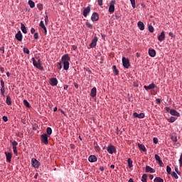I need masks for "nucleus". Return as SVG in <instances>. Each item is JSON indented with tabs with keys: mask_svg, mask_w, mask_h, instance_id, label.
Returning a JSON list of instances; mask_svg holds the SVG:
<instances>
[{
	"mask_svg": "<svg viewBox=\"0 0 182 182\" xmlns=\"http://www.w3.org/2000/svg\"><path fill=\"white\" fill-rule=\"evenodd\" d=\"M122 65L125 69H129L130 68V61L126 57L122 58Z\"/></svg>",
	"mask_w": 182,
	"mask_h": 182,
	"instance_id": "1",
	"label": "nucleus"
},
{
	"mask_svg": "<svg viewBox=\"0 0 182 182\" xmlns=\"http://www.w3.org/2000/svg\"><path fill=\"white\" fill-rule=\"evenodd\" d=\"M48 137L49 136L46 134L41 135V140L42 143H44V144H49V140H48Z\"/></svg>",
	"mask_w": 182,
	"mask_h": 182,
	"instance_id": "2",
	"label": "nucleus"
},
{
	"mask_svg": "<svg viewBox=\"0 0 182 182\" xmlns=\"http://www.w3.org/2000/svg\"><path fill=\"white\" fill-rule=\"evenodd\" d=\"M31 164L35 168H38L39 166H41V162L36 160V159L33 158L31 159Z\"/></svg>",
	"mask_w": 182,
	"mask_h": 182,
	"instance_id": "3",
	"label": "nucleus"
},
{
	"mask_svg": "<svg viewBox=\"0 0 182 182\" xmlns=\"http://www.w3.org/2000/svg\"><path fill=\"white\" fill-rule=\"evenodd\" d=\"M116 4V1H112L109 3V14H113L114 12V5Z\"/></svg>",
	"mask_w": 182,
	"mask_h": 182,
	"instance_id": "4",
	"label": "nucleus"
},
{
	"mask_svg": "<svg viewBox=\"0 0 182 182\" xmlns=\"http://www.w3.org/2000/svg\"><path fill=\"white\" fill-rule=\"evenodd\" d=\"M97 41H99V38L95 36L94 38L92 40V42L90 44V48H96V45H97Z\"/></svg>",
	"mask_w": 182,
	"mask_h": 182,
	"instance_id": "5",
	"label": "nucleus"
},
{
	"mask_svg": "<svg viewBox=\"0 0 182 182\" xmlns=\"http://www.w3.org/2000/svg\"><path fill=\"white\" fill-rule=\"evenodd\" d=\"M33 60V66H35L36 68H37V69H40V70H43V67L42 66L41 64H38L37 62H36V60H35V58H32Z\"/></svg>",
	"mask_w": 182,
	"mask_h": 182,
	"instance_id": "6",
	"label": "nucleus"
},
{
	"mask_svg": "<svg viewBox=\"0 0 182 182\" xmlns=\"http://www.w3.org/2000/svg\"><path fill=\"white\" fill-rule=\"evenodd\" d=\"M107 150L109 154H113L116 151V148L113 145H110L109 146H107Z\"/></svg>",
	"mask_w": 182,
	"mask_h": 182,
	"instance_id": "7",
	"label": "nucleus"
},
{
	"mask_svg": "<svg viewBox=\"0 0 182 182\" xmlns=\"http://www.w3.org/2000/svg\"><path fill=\"white\" fill-rule=\"evenodd\" d=\"M91 20L92 22H96L97 21H99V14L97 12H94L91 16Z\"/></svg>",
	"mask_w": 182,
	"mask_h": 182,
	"instance_id": "8",
	"label": "nucleus"
},
{
	"mask_svg": "<svg viewBox=\"0 0 182 182\" xmlns=\"http://www.w3.org/2000/svg\"><path fill=\"white\" fill-rule=\"evenodd\" d=\"M144 88L145 89V90H151L156 88V84L155 83H151L148 86L144 85Z\"/></svg>",
	"mask_w": 182,
	"mask_h": 182,
	"instance_id": "9",
	"label": "nucleus"
},
{
	"mask_svg": "<svg viewBox=\"0 0 182 182\" xmlns=\"http://www.w3.org/2000/svg\"><path fill=\"white\" fill-rule=\"evenodd\" d=\"M89 14H90V5H89L87 7L84 9L83 16H85V18H86V16H87V15H89Z\"/></svg>",
	"mask_w": 182,
	"mask_h": 182,
	"instance_id": "10",
	"label": "nucleus"
},
{
	"mask_svg": "<svg viewBox=\"0 0 182 182\" xmlns=\"http://www.w3.org/2000/svg\"><path fill=\"white\" fill-rule=\"evenodd\" d=\"M88 161L90 163H96V161H97V157H96L95 155H91L89 156Z\"/></svg>",
	"mask_w": 182,
	"mask_h": 182,
	"instance_id": "11",
	"label": "nucleus"
},
{
	"mask_svg": "<svg viewBox=\"0 0 182 182\" xmlns=\"http://www.w3.org/2000/svg\"><path fill=\"white\" fill-rule=\"evenodd\" d=\"M166 39V34L164 33V31H162L161 34L158 36V40L159 42H163Z\"/></svg>",
	"mask_w": 182,
	"mask_h": 182,
	"instance_id": "12",
	"label": "nucleus"
},
{
	"mask_svg": "<svg viewBox=\"0 0 182 182\" xmlns=\"http://www.w3.org/2000/svg\"><path fill=\"white\" fill-rule=\"evenodd\" d=\"M6 161L8 163H11V160L12 159V154L11 152H5Z\"/></svg>",
	"mask_w": 182,
	"mask_h": 182,
	"instance_id": "13",
	"label": "nucleus"
},
{
	"mask_svg": "<svg viewBox=\"0 0 182 182\" xmlns=\"http://www.w3.org/2000/svg\"><path fill=\"white\" fill-rule=\"evenodd\" d=\"M62 63H65V62H69L70 60V57L68 55H64L62 58Z\"/></svg>",
	"mask_w": 182,
	"mask_h": 182,
	"instance_id": "14",
	"label": "nucleus"
},
{
	"mask_svg": "<svg viewBox=\"0 0 182 182\" xmlns=\"http://www.w3.org/2000/svg\"><path fill=\"white\" fill-rule=\"evenodd\" d=\"M134 117H137L138 119H144V113L138 114L137 112H134Z\"/></svg>",
	"mask_w": 182,
	"mask_h": 182,
	"instance_id": "15",
	"label": "nucleus"
},
{
	"mask_svg": "<svg viewBox=\"0 0 182 182\" xmlns=\"http://www.w3.org/2000/svg\"><path fill=\"white\" fill-rule=\"evenodd\" d=\"M50 84L52 86H58V79L53 77L50 80Z\"/></svg>",
	"mask_w": 182,
	"mask_h": 182,
	"instance_id": "16",
	"label": "nucleus"
},
{
	"mask_svg": "<svg viewBox=\"0 0 182 182\" xmlns=\"http://www.w3.org/2000/svg\"><path fill=\"white\" fill-rule=\"evenodd\" d=\"M170 114H171V116H176L177 117H180V112L176 111V109H171Z\"/></svg>",
	"mask_w": 182,
	"mask_h": 182,
	"instance_id": "17",
	"label": "nucleus"
},
{
	"mask_svg": "<svg viewBox=\"0 0 182 182\" xmlns=\"http://www.w3.org/2000/svg\"><path fill=\"white\" fill-rule=\"evenodd\" d=\"M22 33L21 31H18V33L16 34V39L19 42H22Z\"/></svg>",
	"mask_w": 182,
	"mask_h": 182,
	"instance_id": "18",
	"label": "nucleus"
},
{
	"mask_svg": "<svg viewBox=\"0 0 182 182\" xmlns=\"http://www.w3.org/2000/svg\"><path fill=\"white\" fill-rule=\"evenodd\" d=\"M146 173H156V170L151 168L150 166H146Z\"/></svg>",
	"mask_w": 182,
	"mask_h": 182,
	"instance_id": "19",
	"label": "nucleus"
},
{
	"mask_svg": "<svg viewBox=\"0 0 182 182\" xmlns=\"http://www.w3.org/2000/svg\"><path fill=\"white\" fill-rule=\"evenodd\" d=\"M149 56H151V58H155L156 57V50L149 48Z\"/></svg>",
	"mask_w": 182,
	"mask_h": 182,
	"instance_id": "20",
	"label": "nucleus"
},
{
	"mask_svg": "<svg viewBox=\"0 0 182 182\" xmlns=\"http://www.w3.org/2000/svg\"><path fill=\"white\" fill-rule=\"evenodd\" d=\"M96 95H97V90H96V87H94L91 90L90 96H91V97H96Z\"/></svg>",
	"mask_w": 182,
	"mask_h": 182,
	"instance_id": "21",
	"label": "nucleus"
},
{
	"mask_svg": "<svg viewBox=\"0 0 182 182\" xmlns=\"http://www.w3.org/2000/svg\"><path fill=\"white\" fill-rule=\"evenodd\" d=\"M137 26L139 29H140V31H144V23L141 21H139L137 23Z\"/></svg>",
	"mask_w": 182,
	"mask_h": 182,
	"instance_id": "22",
	"label": "nucleus"
},
{
	"mask_svg": "<svg viewBox=\"0 0 182 182\" xmlns=\"http://www.w3.org/2000/svg\"><path fill=\"white\" fill-rule=\"evenodd\" d=\"M6 103L8 106H11V105H12V100L9 95L6 96Z\"/></svg>",
	"mask_w": 182,
	"mask_h": 182,
	"instance_id": "23",
	"label": "nucleus"
},
{
	"mask_svg": "<svg viewBox=\"0 0 182 182\" xmlns=\"http://www.w3.org/2000/svg\"><path fill=\"white\" fill-rule=\"evenodd\" d=\"M21 29L23 33H28V31L26 30V27L25 26V24L23 23L21 24Z\"/></svg>",
	"mask_w": 182,
	"mask_h": 182,
	"instance_id": "24",
	"label": "nucleus"
},
{
	"mask_svg": "<svg viewBox=\"0 0 182 182\" xmlns=\"http://www.w3.org/2000/svg\"><path fill=\"white\" fill-rule=\"evenodd\" d=\"M63 69L64 70H68L69 69V62H65V63H63Z\"/></svg>",
	"mask_w": 182,
	"mask_h": 182,
	"instance_id": "25",
	"label": "nucleus"
},
{
	"mask_svg": "<svg viewBox=\"0 0 182 182\" xmlns=\"http://www.w3.org/2000/svg\"><path fill=\"white\" fill-rule=\"evenodd\" d=\"M127 163H128V167L129 168H132V167H133V161H132V159L129 158L127 159Z\"/></svg>",
	"mask_w": 182,
	"mask_h": 182,
	"instance_id": "26",
	"label": "nucleus"
},
{
	"mask_svg": "<svg viewBox=\"0 0 182 182\" xmlns=\"http://www.w3.org/2000/svg\"><path fill=\"white\" fill-rule=\"evenodd\" d=\"M138 147L139 149H141L142 151H146V146H144L143 144H138Z\"/></svg>",
	"mask_w": 182,
	"mask_h": 182,
	"instance_id": "27",
	"label": "nucleus"
},
{
	"mask_svg": "<svg viewBox=\"0 0 182 182\" xmlns=\"http://www.w3.org/2000/svg\"><path fill=\"white\" fill-rule=\"evenodd\" d=\"M28 4L30 8H32V9L35 8V2L33 1L29 0Z\"/></svg>",
	"mask_w": 182,
	"mask_h": 182,
	"instance_id": "28",
	"label": "nucleus"
},
{
	"mask_svg": "<svg viewBox=\"0 0 182 182\" xmlns=\"http://www.w3.org/2000/svg\"><path fill=\"white\" fill-rule=\"evenodd\" d=\"M154 182H164V180L161 178V177H156L154 179Z\"/></svg>",
	"mask_w": 182,
	"mask_h": 182,
	"instance_id": "29",
	"label": "nucleus"
},
{
	"mask_svg": "<svg viewBox=\"0 0 182 182\" xmlns=\"http://www.w3.org/2000/svg\"><path fill=\"white\" fill-rule=\"evenodd\" d=\"M23 105L26 106V107H28V109L31 107V104H29V102L26 100H23Z\"/></svg>",
	"mask_w": 182,
	"mask_h": 182,
	"instance_id": "30",
	"label": "nucleus"
},
{
	"mask_svg": "<svg viewBox=\"0 0 182 182\" xmlns=\"http://www.w3.org/2000/svg\"><path fill=\"white\" fill-rule=\"evenodd\" d=\"M176 119V117H171L169 119H168V122H169V123H174Z\"/></svg>",
	"mask_w": 182,
	"mask_h": 182,
	"instance_id": "31",
	"label": "nucleus"
},
{
	"mask_svg": "<svg viewBox=\"0 0 182 182\" xmlns=\"http://www.w3.org/2000/svg\"><path fill=\"white\" fill-rule=\"evenodd\" d=\"M142 182H147V174L144 173L141 177Z\"/></svg>",
	"mask_w": 182,
	"mask_h": 182,
	"instance_id": "32",
	"label": "nucleus"
},
{
	"mask_svg": "<svg viewBox=\"0 0 182 182\" xmlns=\"http://www.w3.org/2000/svg\"><path fill=\"white\" fill-rule=\"evenodd\" d=\"M46 133L48 136H50V134H52V128L48 127L46 129Z\"/></svg>",
	"mask_w": 182,
	"mask_h": 182,
	"instance_id": "33",
	"label": "nucleus"
},
{
	"mask_svg": "<svg viewBox=\"0 0 182 182\" xmlns=\"http://www.w3.org/2000/svg\"><path fill=\"white\" fill-rule=\"evenodd\" d=\"M112 69L114 72H115V74L117 75H119V70H117V68L116 67V65H113Z\"/></svg>",
	"mask_w": 182,
	"mask_h": 182,
	"instance_id": "34",
	"label": "nucleus"
},
{
	"mask_svg": "<svg viewBox=\"0 0 182 182\" xmlns=\"http://www.w3.org/2000/svg\"><path fill=\"white\" fill-rule=\"evenodd\" d=\"M148 28H149V32H151V33H153V32H154V27H153V26L149 25V26H148Z\"/></svg>",
	"mask_w": 182,
	"mask_h": 182,
	"instance_id": "35",
	"label": "nucleus"
},
{
	"mask_svg": "<svg viewBox=\"0 0 182 182\" xmlns=\"http://www.w3.org/2000/svg\"><path fill=\"white\" fill-rule=\"evenodd\" d=\"M10 143H11L13 148L16 147V146L18 145V141H11Z\"/></svg>",
	"mask_w": 182,
	"mask_h": 182,
	"instance_id": "36",
	"label": "nucleus"
},
{
	"mask_svg": "<svg viewBox=\"0 0 182 182\" xmlns=\"http://www.w3.org/2000/svg\"><path fill=\"white\" fill-rule=\"evenodd\" d=\"M171 176L176 178V180H178V176L177 175V173L176 172H172L171 173Z\"/></svg>",
	"mask_w": 182,
	"mask_h": 182,
	"instance_id": "37",
	"label": "nucleus"
},
{
	"mask_svg": "<svg viewBox=\"0 0 182 182\" xmlns=\"http://www.w3.org/2000/svg\"><path fill=\"white\" fill-rule=\"evenodd\" d=\"M131 4L132 6V8H136V0H130Z\"/></svg>",
	"mask_w": 182,
	"mask_h": 182,
	"instance_id": "38",
	"label": "nucleus"
},
{
	"mask_svg": "<svg viewBox=\"0 0 182 182\" xmlns=\"http://www.w3.org/2000/svg\"><path fill=\"white\" fill-rule=\"evenodd\" d=\"M86 26H87V28H89L90 29H93V25L90 24V23L89 22H86L85 23Z\"/></svg>",
	"mask_w": 182,
	"mask_h": 182,
	"instance_id": "39",
	"label": "nucleus"
},
{
	"mask_svg": "<svg viewBox=\"0 0 182 182\" xmlns=\"http://www.w3.org/2000/svg\"><path fill=\"white\" fill-rule=\"evenodd\" d=\"M166 172L168 174H171V168L168 166H166Z\"/></svg>",
	"mask_w": 182,
	"mask_h": 182,
	"instance_id": "40",
	"label": "nucleus"
},
{
	"mask_svg": "<svg viewBox=\"0 0 182 182\" xmlns=\"http://www.w3.org/2000/svg\"><path fill=\"white\" fill-rule=\"evenodd\" d=\"M1 95L3 97H5V88H1Z\"/></svg>",
	"mask_w": 182,
	"mask_h": 182,
	"instance_id": "41",
	"label": "nucleus"
},
{
	"mask_svg": "<svg viewBox=\"0 0 182 182\" xmlns=\"http://www.w3.org/2000/svg\"><path fill=\"white\" fill-rule=\"evenodd\" d=\"M23 53H26L27 55H29L30 53L29 49H28V48H23Z\"/></svg>",
	"mask_w": 182,
	"mask_h": 182,
	"instance_id": "42",
	"label": "nucleus"
},
{
	"mask_svg": "<svg viewBox=\"0 0 182 182\" xmlns=\"http://www.w3.org/2000/svg\"><path fill=\"white\" fill-rule=\"evenodd\" d=\"M154 157L156 161H159L160 160H161V158H160V156H159L158 154H155Z\"/></svg>",
	"mask_w": 182,
	"mask_h": 182,
	"instance_id": "43",
	"label": "nucleus"
},
{
	"mask_svg": "<svg viewBox=\"0 0 182 182\" xmlns=\"http://www.w3.org/2000/svg\"><path fill=\"white\" fill-rule=\"evenodd\" d=\"M171 140H172V141H174V143L177 142V136H171Z\"/></svg>",
	"mask_w": 182,
	"mask_h": 182,
	"instance_id": "44",
	"label": "nucleus"
},
{
	"mask_svg": "<svg viewBox=\"0 0 182 182\" xmlns=\"http://www.w3.org/2000/svg\"><path fill=\"white\" fill-rule=\"evenodd\" d=\"M39 26L41 27L42 29H43V28H45V26H45V23H43V21H41L40 22Z\"/></svg>",
	"mask_w": 182,
	"mask_h": 182,
	"instance_id": "45",
	"label": "nucleus"
},
{
	"mask_svg": "<svg viewBox=\"0 0 182 182\" xmlns=\"http://www.w3.org/2000/svg\"><path fill=\"white\" fill-rule=\"evenodd\" d=\"M158 163H159L160 167H164V164L163 163V161L161 160L158 161Z\"/></svg>",
	"mask_w": 182,
	"mask_h": 182,
	"instance_id": "46",
	"label": "nucleus"
},
{
	"mask_svg": "<svg viewBox=\"0 0 182 182\" xmlns=\"http://www.w3.org/2000/svg\"><path fill=\"white\" fill-rule=\"evenodd\" d=\"M13 151L16 156H18V150L16 149V147L13 148Z\"/></svg>",
	"mask_w": 182,
	"mask_h": 182,
	"instance_id": "47",
	"label": "nucleus"
},
{
	"mask_svg": "<svg viewBox=\"0 0 182 182\" xmlns=\"http://www.w3.org/2000/svg\"><path fill=\"white\" fill-rule=\"evenodd\" d=\"M1 88H5V82H4V80H1Z\"/></svg>",
	"mask_w": 182,
	"mask_h": 182,
	"instance_id": "48",
	"label": "nucleus"
},
{
	"mask_svg": "<svg viewBox=\"0 0 182 182\" xmlns=\"http://www.w3.org/2000/svg\"><path fill=\"white\" fill-rule=\"evenodd\" d=\"M97 2L100 6H102V5H103V0H97Z\"/></svg>",
	"mask_w": 182,
	"mask_h": 182,
	"instance_id": "49",
	"label": "nucleus"
},
{
	"mask_svg": "<svg viewBox=\"0 0 182 182\" xmlns=\"http://www.w3.org/2000/svg\"><path fill=\"white\" fill-rule=\"evenodd\" d=\"M34 39H39V35L38 34V33H34Z\"/></svg>",
	"mask_w": 182,
	"mask_h": 182,
	"instance_id": "50",
	"label": "nucleus"
},
{
	"mask_svg": "<svg viewBox=\"0 0 182 182\" xmlns=\"http://www.w3.org/2000/svg\"><path fill=\"white\" fill-rule=\"evenodd\" d=\"M179 164H180V166L181 167V166H182V154H181V156L179 159Z\"/></svg>",
	"mask_w": 182,
	"mask_h": 182,
	"instance_id": "51",
	"label": "nucleus"
},
{
	"mask_svg": "<svg viewBox=\"0 0 182 182\" xmlns=\"http://www.w3.org/2000/svg\"><path fill=\"white\" fill-rule=\"evenodd\" d=\"M2 119H3L4 122H8V117L3 116Z\"/></svg>",
	"mask_w": 182,
	"mask_h": 182,
	"instance_id": "52",
	"label": "nucleus"
},
{
	"mask_svg": "<svg viewBox=\"0 0 182 182\" xmlns=\"http://www.w3.org/2000/svg\"><path fill=\"white\" fill-rule=\"evenodd\" d=\"M156 105H160V103H161V100H160L159 98H157L156 100Z\"/></svg>",
	"mask_w": 182,
	"mask_h": 182,
	"instance_id": "53",
	"label": "nucleus"
},
{
	"mask_svg": "<svg viewBox=\"0 0 182 182\" xmlns=\"http://www.w3.org/2000/svg\"><path fill=\"white\" fill-rule=\"evenodd\" d=\"M0 50H1V52H2V53H5V47H4V46L1 47Z\"/></svg>",
	"mask_w": 182,
	"mask_h": 182,
	"instance_id": "54",
	"label": "nucleus"
},
{
	"mask_svg": "<svg viewBox=\"0 0 182 182\" xmlns=\"http://www.w3.org/2000/svg\"><path fill=\"white\" fill-rule=\"evenodd\" d=\"M154 144H157V143H159V139L157 138H154Z\"/></svg>",
	"mask_w": 182,
	"mask_h": 182,
	"instance_id": "55",
	"label": "nucleus"
},
{
	"mask_svg": "<svg viewBox=\"0 0 182 182\" xmlns=\"http://www.w3.org/2000/svg\"><path fill=\"white\" fill-rule=\"evenodd\" d=\"M62 63H58V68L60 69V70L62 69Z\"/></svg>",
	"mask_w": 182,
	"mask_h": 182,
	"instance_id": "56",
	"label": "nucleus"
},
{
	"mask_svg": "<svg viewBox=\"0 0 182 182\" xmlns=\"http://www.w3.org/2000/svg\"><path fill=\"white\" fill-rule=\"evenodd\" d=\"M43 31H44V33L45 35H46V33H48V30L46 29V26H45L44 28H43Z\"/></svg>",
	"mask_w": 182,
	"mask_h": 182,
	"instance_id": "57",
	"label": "nucleus"
},
{
	"mask_svg": "<svg viewBox=\"0 0 182 182\" xmlns=\"http://www.w3.org/2000/svg\"><path fill=\"white\" fill-rule=\"evenodd\" d=\"M164 109H165L166 111L168 112H170V110H171V109H170V107H166Z\"/></svg>",
	"mask_w": 182,
	"mask_h": 182,
	"instance_id": "58",
	"label": "nucleus"
},
{
	"mask_svg": "<svg viewBox=\"0 0 182 182\" xmlns=\"http://www.w3.org/2000/svg\"><path fill=\"white\" fill-rule=\"evenodd\" d=\"M168 36H171V38H173L174 37V34L173 33H171V32H170L168 33Z\"/></svg>",
	"mask_w": 182,
	"mask_h": 182,
	"instance_id": "59",
	"label": "nucleus"
},
{
	"mask_svg": "<svg viewBox=\"0 0 182 182\" xmlns=\"http://www.w3.org/2000/svg\"><path fill=\"white\" fill-rule=\"evenodd\" d=\"M100 171H105V167L100 166Z\"/></svg>",
	"mask_w": 182,
	"mask_h": 182,
	"instance_id": "60",
	"label": "nucleus"
},
{
	"mask_svg": "<svg viewBox=\"0 0 182 182\" xmlns=\"http://www.w3.org/2000/svg\"><path fill=\"white\" fill-rule=\"evenodd\" d=\"M31 33H35V28H32L31 29Z\"/></svg>",
	"mask_w": 182,
	"mask_h": 182,
	"instance_id": "61",
	"label": "nucleus"
},
{
	"mask_svg": "<svg viewBox=\"0 0 182 182\" xmlns=\"http://www.w3.org/2000/svg\"><path fill=\"white\" fill-rule=\"evenodd\" d=\"M68 87H69L68 85H64V90H68Z\"/></svg>",
	"mask_w": 182,
	"mask_h": 182,
	"instance_id": "62",
	"label": "nucleus"
},
{
	"mask_svg": "<svg viewBox=\"0 0 182 182\" xmlns=\"http://www.w3.org/2000/svg\"><path fill=\"white\" fill-rule=\"evenodd\" d=\"M149 178H150L151 180H153V178H154V176L153 175L150 174V175H149Z\"/></svg>",
	"mask_w": 182,
	"mask_h": 182,
	"instance_id": "63",
	"label": "nucleus"
},
{
	"mask_svg": "<svg viewBox=\"0 0 182 182\" xmlns=\"http://www.w3.org/2000/svg\"><path fill=\"white\" fill-rule=\"evenodd\" d=\"M128 182H134L132 178H130Z\"/></svg>",
	"mask_w": 182,
	"mask_h": 182,
	"instance_id": "64",
	"label": "nucleus"
}]
</instances>
